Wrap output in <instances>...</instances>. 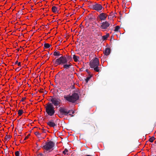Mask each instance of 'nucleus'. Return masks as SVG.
<instances>
[{"label":"nucleus","mask_w":156,"mask_h":156,"mask_svg":"<svg viewBox=\"0 0 156 156\" xmlns=\"http://www.w3.org/2000/svg\"><path fill=\"white\" fill-rule=\"evenodd\" d=\"M30 135V134H29L25 138L24 140H25L27 139L28 138L29 136Z\"/></svg>","instance_id":"33"},{"label":"nucleus","mask_w":156,"mask_h":156,"mask_svg":"<svg viewBox=\"0 0 156 156\" xmlns=\"http://www.w3.org/2000/svg\"><path fill=\"white\" fill-rule=\"evenodd\" d=\"M52 22H54V21H53V20H52Z\"/></svg>","instance_id":"48"},{"label":"nucleus","mask_w":156,"mask_h":156,"mask_svg":"<svg viewBox=\"0 0 156 156\" xmlns=\"http://www.w3.org/2000/svg\"><path fill=\"white\" fill-rule=\"evenodd\" d=\"M55 143L52 141H49L45 143V145L43 146L42 148L47 151H48L53 148L55 145Z\"/></svg>","instance_id":"4"},{"label":"nucleus","mask_w":156,"mask_h":156,"mask_svg":"<svg viewBox=\"0 0 156 156\" xmlns=\"http://www.w3.org/2000/svg\"><path fill=\"white\" fill-rule=\"evenodd\" d=\"M78 19H80V17H79V18H78Z\"/></svg>","instance_id":"47"},{"label":"nucleus","mask_w":156,"mask_h":156,"mask_svg":"<svg viewBox=\"0 0 156 156\" xmlns=\"http://www.w3.org/2000/svg\"><path fill=\"white\" fill-rule=\"evenodd\" d=\"M26 99V97L22 98L21 99V101H23Z\"/></svg>","instance_id":"34"},{"label":"nucleus","mask_w":156,"mask_h":156,"mask_svg":"<svg viewBox=\"0 0 156 156\" xmlns=\"http://www.w3.org/2000/svg\"><path fill=\"white\" fill-rule=\"evenodd\" d=\"M18 61H16L15 63V64H17L18 63Z\"/></svg>","instance_id":"42"},{"label":"nucleus","mask_w":156,"mask_h":156,"mask_svg":"<svg viewBox=\"0 0 156 156\" xmlns=\"http://www.w3.org/2000/svg\"><path fill=\"white\" fill-rule=\"evenodd\" d=\"M20 69L19 68H17L15 69V70L17 71H18L20 70Z\"/></svg>","instance_id":"37"},{"label":"nucleus","mask_w":156,"mask_h":156,"mask_svg":"<svg viewBox=\"0 0 156 156\" xmlns=\"http://www.w3.org/2000/svg\"><path fill=\"white\" fill-rule=\"evenodd\" d=\"M23 11H22V10H21L20 11H19L18 12V13L20 14H21L22 13V12Z\"/></svg>","instance_id":"36"},{"label":"nucleus","mask_w":156,"mask_h":156,"mask_svg":"<svg viewBox=\"0 0 156 156\" xmlns=\"http://www.w3.org/2000/svg\"><path fill=\"white\" fill-rule=\"evenodd\" d=\"M37 155H40V156H45V155L42 153H39L37 154Z\"/></svg>","instance_id":"32"},{"label":"nucleus","mask_w":156,"mask_h":156,"mask_svg":"<svg viewBox=\"0 0 156 156\" xmlns=\"http://www.w3.org/2000/svg\"><path fill=\"white\" fill-rule=\"evenodd\" d=\"M63 115H64V114H63L62 113H60L58 114V116L60 118H62L63 117Z\"/></svg>","instance_id":"30"},{"label":"nucleus","mask_w":156,"mask_h":156,"mask_svg":"<svg viewBox=\"0 0 156 156\" xmlns=\"http://www.w3.org/2000/svg\"><path fill=\"white\" fill-rule=\"evenodd\" d=\"M66 58H67V61L68 60H71L72 59V58L70 56H67V57H66Z\"/></svg>","instance_id":"29"},{"label":"nucleus","mask_w":156,"mask_h":156,"mask_svg":"<svg viewBox=\"0 0 156 156\" xmlns=\"http://www.w3.org/2000/svg\"><path fill=\"white\" fill-rule=\"evenodd\" d=\"M35 134L38 138L41 137V134L38 132H36L34 133Z\"/></svg>","instance_id":"25"},{"label":"nucleus","mask_w":156,"mask_h":156,"mask_svg":"<svg viewBox=\"0 0 156 156\" xmlns=\"http://www.w3.org/2000/svg\"><path fill=\"white\" fill-rule=\"evenodd\" d=\"M88 18L89 20L91 21L95 19V18H94L93 15L92 14H90L88 16Z\"/></svg>","instance_id":"14"},{"label":"nucleus","mask_w":156,"mask_h":156,"mask_svg":"<svg viewBox=\"0 0 156 156\" xmlns=\"http://www.w3.org/2000/svg\"><path fill=\"white\" fill-rule=\"evenodd\" d=\"M80 16H81V17H82V15H81Z\"/></svg>","instance_id":"45"},{"label":"nucleus","mask_w":156,"mask_h":156,"mask_svg":"<svg viewBox=\"0 0 156 156\" xmlns=\"http://www.w3.org/2000/svg\"><path fill=\"white\" fill-rule=\"evenodd\" d=\"M42 118H43V117H42V118H41V119H42Z\"/></svg>","instance_id":"49"},{"label":"nucleus","mask_w":156,"mask_h":156,"mask_svg":"<svg viewBox=\"0 0 156 156\" xmlns=\"http://www.w3.org/2000/svg\"><path fill=\"white\" fill-rule=\"evenodd\" d=\"M68 151V150L66 148L65 150L63 151V153L64 154H66V153Z\"/></svg>","instance_id":"28"},{"label":"nucleus","mask_w":156,"mask_h":156,"mask_svg":"<svg viewBox=\"0 0 156 156\" xmlns=\"http://www.w3.org/2000/svg\"><path fill=\"white\" fill-rule=\"evenodd\" d=\"M155 139V138H154V136H153L151 137L150 138V139H149V141L150 142L152 143L153 142L154 140Z\"/></svg>","instance_id":"22"},{"label":"nucleus","mask_w":156,"mask_h":156,"mask_svg":"<svg viewBox=\"0 0 156 156\" xmlns=\"http://www.w3.org/2000/svg\"><path fill=\"white\" fill-rule=\"evenodd\" d=\"M36 144L37 145V146L38 145V144Z\"/></svg>","instance_id":"46"},{"label":"nucleus","mask_w":156,"mask_h":156,"mask_svg":"<svg viewBox=\"0 0 156 156\" xmlns=\"http://www.w3.org/2000/svg\"><path fill=\"white\" fill-rule=\"evenodd\" d=\"M69 114V115L71 117H73V115L72 114H71L69 113V114Z\"/></svg>","instance_id":"40"},{"label":"nucleus","mask_w":156,"mask_h":156,"mask_svg":"<svg viewBox=\"0 0 156 156\" xmlns=\"http://www.w3.org/2000/svg\"><path fill=\"white\" fill-rule=\"evenodd\" d=\"M86 71L89 74V72L88 71V69H87L86 70Z\"/></svg>","instance_id":"41"},{"label":"nucleus","mask_w":156,"mask_h":156,"mask_svg":"<svg viewBox=\"0 0 156 156\" xmlns=\"http://www.w3.org/2000/svg\"><path fill=\"white\" fill-rule=\"evenodd\" d=\"M51 45L48 43H45L44 44V48H49Z\"/></svg>","instance_id":"19"},{"label":"nucleus","mask_w":156,"mask_h":156,"mask_svg":"<svg viewBox=\"0 0 156 156\" xmlns=\"http://www.w3.org/2000/svg\"><path fill=\"white\" fill-rule=\"evenodd\" d=\"M43 89H41L40 90H39V91L40 92L42 93V92H43Z\"/></svg>","instance_id":"35"},{"label":"nucleus","mask_w":156,"mask_h":156,"mask_svg":"<svg viewBox=\"0 0 156 156\" xmlns=\"http://www.w3.org/2000/svg\"><path fill=\"white\" fill-rule=\"evenodd\" d=\"M15 154L16 156H19L20 155L19 151H17L15 152Z\"/></svg>","instance_id":"27"},{"label":"nucleus","mask_w":156,"mask_h":156,"mask_svg":"<svg viewBox=\"0 0 156 156\" xmlns=\"http://www.w3.org/2000/svg\"><path fill=\"white\" fill-rule=\"evenodd\" d=\"M42 118H43V117H42V118H41V119H42Z\"/></svg>","instance_id":"50"},{"label":"nucleus","mask_w":156,"mask_h":156,"mask_svg":"<svg viewBox=\"0 0 156 156\" xmlns=\"http://www.w3.org/2000/svg\"><path fill=\"white\" fill-rule=\"evenodd\" d=\"M11 136H10V135H7L5 136V140H9L11 138Z\"/></svg>","instance_id":"21"},{"label":"nucleus","mask_w":156,"mask_h":156,"mask_svg":"<svg viewBox=\"0 0 156 156\" xmlns=\"http://www.w3.org/2000/svg\"><path fill=\"white\" fill-rule=\"evenodd\" d=\"M110 25V23L107 21H105L101 23L100 27L102 29H106L109 27Z\"/></svg>","instance_id":"9"},{"label":"nucleus","mask_w":156,"mask_h":156,"mask_svg":"<svg viewBox=\"0 0 156 156\" xmlns=\"http://www.w3.org/2000/svg\"><path fill=\"white\" fill-rule=\"evenodd\" d=\"M85 156H92L91 155H86Z\"/></svg>","instance_id":"44"},{"label":"nucleus","mask_w":156,"mask_h":156,"mask_svg":"<svg viewBox=\"0 0 156 156\" xmlns=\"http://www.w3.org/2000/svg\"><path fill=\"white\" fill-rule=\"evenodd\" d=\"M98 66H97L93 68L94 70L97 72H99L100 70V69H99Z\"/></svg>","instance_id":"20"},{"label":"nucleus","mask_w":156,"mask_h":156,"mask_svg":"<svg viewBox=\"0 0 156 156\" xmlns=\"http://www.w3.org/2000/svg\"><path fill=\"white\" fill-rule=\"evenodd\" d=\"M110 49L109 48H105L104 53L105 55L107 56L109 55L110 53Z\"/></svg>","instance_id":"13"},{"label":"nucleus","mask_w":156,"mask_h":156,"mask_svg":"<svg viewBox=\"0 0 156 156\" xmlns=\"http://www.w3.org/2000/svg\"><path fill=\"white\" fill-rule=\"evenodd\" d=\"M45 108L46 112L48 115L52 116L55 113V108L52 104L49 103L47 104Z\"/></svg>","instance_id":"2"},{"label":"nucleus","mask_w":156,"mask_h":156,"mask_svg":"<svg viewBox=\"0 0 156 156\" xmlns=\"http://www.w3.org/2000/svg\"><path fill=\"white\" fill-rule=\"evenodd\" d=\"M102 0L103 1H104V0Z\"/></svg>","instance_id":"52"},{"label":"nucleus","mask_w":156,"mask_h":156,"mask_svg":"<svg viewBox=\"0 0 156 156\" xmlns=\"http://www.w3.org/2000/svg\"><path fill=\"white\" fill-rule=\"evenodd\" d=\"M120 28V27L118 26H117L115 27V28L114 30L115 31H118Z\"/></svg>","instance_id":"26"},{"label":"nucleus","mask_w":156,"mask_h":156,"mask_svg":"<svg viewBox=\"0 0 156 156\" xmlns=\"http://www.w3.org/2000/svg\"><path fill=\"white\" fill-rule=\"evenodd\" d=\"M63 67L65 69H70L69 71H73L74 70V67L73 66V65L70 62H67L66 63H65L63 65Z\"/></svg>","instance_id":"7"},{"label":"nucleus","mask_w":156,"mask_h":156,"mask_svg":"<svg viewBox=\"0 0 156 156\" xmlns=\"http://www.w3.org/2000/svg\"><path fill=\"white\" fill-rule=\"evenodd\" d=\"M73 58L75 62H77L78 61V59L79 58V57L76 55H73Z\"/></svg>","instance_id":"17"},{"label":"nucleus","mask_w":156,"mask_h":156,"mask_svg":"<svg viewBox=\"0 0 156 156\" xmlns=\"http://www.w3.org/2000/svg\"><path fill=\"white\" fill-rule=\"evenodd\" d=\"M53 55L57 56H59L62 55L61 54H60V52L57 51H56L54 52Z\"/></svg>","instance_id":"15"},{"label":"nucleus","mask_w":156,"mask_h":156,"mask_svg":"<svg viewBox=\"0 0 156 156\" xmlns=\"http://www.w3.org/2000/svg\"><path fill=\"white\" fill-rule=\"evenodd\" d=\"M53 62H55V65L56 66L61 65H63L64 64L66 63L67 62V60L65 55H64L62 56L55 61L53 60Z\"/></svg>","instance_id":"3"},{"label":"nucleus","mask_w":156,"mask_h":156,"mask_svg":"<svg viewBox=\"0 0 156 156\" xmlns=\"http://www.w3.org/2000/svg\"><path fill=\"white\" fill-rule=\"evenodd\" d=\"M91 7L93 9L98 12L101 11L103 8V7L101 4L97 3H95V4L92 5Z\"/></svg>","instance_id":"8"},{"label":"nucleus","mask_w":156,"mask_h":156,"mask_svg":"<svg viewBox=\"0 0 156 156\" xmlns=\"http://www.w3.org/2000/svg\"><path fill=\"white\" fill-rule=\"evenodd\" d=\"M89 64L92 68L97 66H99V60L97 58H95L90 62Z\"/></svg>","instance_id":"6"},{"label":"nucleus","mask_w":156,"mask_h":156,"mask_svg":"<svg viewBox=\"0 0 156 156\" xmlns=\"http://www.w3.org/2000/svg\"><path fill=\"white\" fill-rule=\"evenodd\" d=\"M67 112H69V114L71 112H72V114H73L74 113V111H73L72 110H67Z\"/></svg>","instance_id":"31"},{"label":"nucleus","mask_w":156,"mask_h":156,"mask_svg":"<svg viewBox=\"0 0 156 156\" xmlns=\"http://www.w3.org/2000/svg\"><path fill=\"white\" fill-rule=\"evenodd\" d=\"M23 113V111L22 110H19L18 111V114L19 116L21 115Z\"/></svg>","instance_id":"24"},{"label":"nucleus","mask_w":156,"mask_h":156,"mask_svg":"<svg viewBox=\"0 0 156 156\" xmlns=\"http://www.w3.org/2000/svg\"><path fill=\"white\" fill-rule=\"evenodd\" d=\"M18 65L19 66H21V62H19V63H18Z\"/></svg>","instance_id":"39"},{"label":"nucleus","mask_w":156,"mask_h":156,"mask_svg":"<svg viewBox=\"0 0 156 156\" xmlns=\"http://www.w3.org/2000/svg\"><path fill=\"white\" fill-rule=\"evenodd\" d=\"M42 130H43V133H46V131H45V130L44 129H42Z\"/></svg>","instance_id":"38"},{"label":"nucleus","mask_w":156,"mask_h":156,"mask_svg":"<svg viewBox=\"0 0 156 156\" xmlns=\"http://www.w3.org/2000/svg\"><path fill=\"white\" fill-rule=\"evenodd\" d=\"M98 17L101 20H105L107 17V14L105 13H101L99 15Z\"/></svg>","instance_id":"11"},{"label":"nucleus","mask_w":156,"mask_h":156,"mask_svg":"<svg viewBox=\"0 0 156 156\" xmlns=\"http://www.w3.org/2000/svg\"><path fill=\"white\" fill-rule=\"evenodd\" d=\"M42 118H43V117H42V118H41V119H42Z\"/></svg>","instance_id":"51"},{"label":"nucleus","mask_w":156,"mask_h":156,"mask_svg":"<svg viewBox=\"0 0 156 156\" xmlns=\"http://www.w3.org/2000/svg\"><path fill=\"white\" fill-rule=\"evenodd\" d=\"M109 34H107L106 35L102 36V39L104 40H106L107 38L109 36Z\"/></svg>","instance_id":"18"},{"label":"nucleus","mask_w":156,"mask_h":156,"mask_svg":"<svg viewBox=\"0 0 156 156\" xmlns=\"http://www.w3.org/2000/svg\"><path fill=\"white\" fill-rule=\"evenodd\" d=\"M64 98L67 101L72 103H74L79 98V96L76 93H74L71 96L65 95Z\"/></svg>","instance_id":"1"},{"label":"nucleus","mask_w":156,"mask_h":156,"mask_svg":"<svg viewBox=\"0 0 156 156\" xmlns=\"http://www.w3.org/2000/svg\"><path fill=\"white\" fill-rule=\"evenodd\" d=\"M58 8H57L55 6H53L52 7V11L53 12H58Z\"/></svg>","instance_id":"16"},{"label":"nucleus","mask_w":156,"mask_h":156,"mask_svg":"<svg viewBox=\"0 0 156 156\" xmlns=\"http://www.w3.org/2000/svg\"><path fill=\"white\" fill-rule=\"evenodd\" d=\"M51 101L52 102V104H53L55 106L59 105L61 103V100L59 98L56 97H52L51 96Z\"/></svg>","instance_id":"5"},{"label":"nucleus","mask_w":156,"mask_h":156,"mask_svg":"<svg viewBox=\"0 0 156 156\" xmlns=\"http://www.w3.org/2000/svg\"><path fill=\"white\" fill-rule=\"evenodd\" d=\"M47 91H46V90H45L44 92V93L45 94H47Z\"/></svg>","instance_id":"43"},{"label":"nucleus","mask_w":156,"mask_h":156,"mask_svg":"<svg viewBox=\"0 0 156 156\" xmlns=\"http://www.w3.org/2000/svg\"><path fill=\"white\" fill-rule=\"evenodd\" d=\"M91 77L92 76L90 75L89 76L87 77L86 79H85L86 83H87L88 82V81L90 80Z\"/></svg>","instance_id":"23"},{"label":"nucleus","mask_w":156,"mask_h":156,"mask_svg":"<svg viewBox=\"0 0 156 156\" xmlns=\"http://www.w3.org/2000/svg\"><path fill=\"white\" fill-rule=\"evenodd\" d=\"M59 111L60 113H62L65 115H67L69 114V112H67V109L63 107H61L59 108Z\"/></svg>","instance_id":"10"},{"label":"nucleus","mask_w":156,"mask_h":156,"mask_svg":"<svg viewBox=\"0 0 156 156\" xmlns=\"http://www.w3.org/2000/svg\"><path fill=\"white\" fill-rule=\"evenodd\" d=\"M47 124L48 126L51 127H54L56 126V125L54 122L53 120H51L50 121L48 122L47 123Z\"/></svg>","instance_id":"12"}]
</instances>
